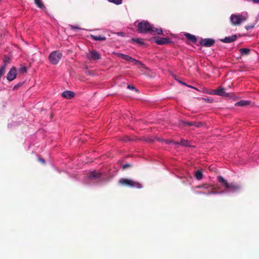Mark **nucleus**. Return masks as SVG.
<instances>
[{
  "mask_svg": "<svg viewBox=\"0 0 259 259\" xmlns=\"http://www.w3.org/2000/svg\"><path fill=\"white\" fill-rule=\"evenodd\" d=\"M127 88L130 90H135L136 91H137V90L136 89V88L132 85H128L127 86Z\"/></svg>",
  "mask_w": 259,
  "mask_h": 259,
  "instance_id": "29",
  "label": "nucleus"
},
{
  "mask_svg": "<svg viewBox=\"0 0 259 259\" xmlns=\"http://www.w3.org/2000/svg\"><path fill=\"white\" fill-rule=\"evenodd\" d=\"M101 174L97 172L94 170L90 172L89 175L86 177L85 181H92L96 180L101 177Z\"/></svg>",
  "mask_w": 259,
  "mask_h": 259,
  "instance_id": "9",
  "label": "nucleus"
},
{
  "mask_svg": "<svg viewBox=\"0 0 259 259\" xmlns=\"http://www.w3.org/2000/svg\"><path fill=\"white\" fill-rule=\"evenodd\" d=\"M119 183L122 185L127 186L132 188L139 189L142 188V186L141 184L131 179L122 178L119 180Z\"/></svg>",
  "mask_w": 259,
  "mask_h": 259,
  "instance_id": "4",
  "label": "nucleus"
},
{
  "mask_svg": "<svg viewBox=\"0 0 259 259\" xmlns=\"http://www.w3.org/2000/svg\"><path fill=\"white\" fill-rule=\"evenodd\" d=\"M250 104V101L248 100H241L236 102L235 105L236 106H245Z\"/></svg>",
  "mask_w": 259,
  "mask_h": 259,
  "instance_id": "17",
  "label": "nucleus"
},
{
  "mask_svg": "<svg viewBox=\"0 0 259 259\" xmlns=\"http://www.w3.org/2000/svg\"><path fill=\"white\" fill-rule=\"evenodd\" d=\"M175 145H180L181 146H185V147H189L190 145L189 144V142L187 140L182 139L180 142H176L175 143Z\"/></svg>",
  "mask_w": 259,
  "mask_h": 259,
  "instance_id": "16",
  "label": "nucleus"
},
{
  "mask_svg": "<svg viewBox=\"0 0 259 259\" xmlns=\"http://www.w3.org/2000/svg\"><path fill=\"white\" fill-rule=\"evenodd\" d=\"M163 141L167 144H174L175 143L173 141L171 140H163Z\"/></svg>",
  "mask_w": 259,
  "mask_h": 259,
  "instance_id": "28",
  "label": "nucleus"
},
{
  "mask_svg": "<svg viewBox=\"0 0 259 259\" xmlns=\"http://www.w3.org/2000/svg\"><path fill=\"white\" fill-rule=\"evenodd\" d=\"M185 36L187 38L188 40L192 42L193 43H195L197 41V38L196 37L191 34L186 33L185 34Z\"/></svg>",
  "mask_w": 259,
  "mask_h": 259,
  "instance_id": "15",
  "label": "nucleus"
},
{
  "mask_svg": "<svg viewBox=\"0 0 259 259\" xmlns=\"http://www.w3.org/2000/svg\"><path fill=\"white\" fill-rule=\"evenodd\" d=\"M189 88H193V89H196L195 88L192 87V86H191V85H188Z\"/></svg>",
  "mask_w": 259,
  "mask_h": 259,
  "instance_id": "35",
  "label": "nucleus"
},
{
  "mask_svg": "<svg viewBox=\"0 0 259 259\" xmlns=\"http://www.w3.org/2000/svg\"><path fill=\"white\" fill-rule=\"evenodd\" d=\"M15 88H17V87L15 86V87H14V89H15Z\"/></svg>",
  "mask_w": 259,
  "mask_h": 259,
  "instance_id": "37",
  "label": "nucleus"
},
{
  "mask_svg": "<svg viewBox=\"0 0 259 259\" xmlns=\"http://www.w3.org/2000/svg\"><path fill=\"white\" fill-rule=\"evenodd\" d=\"M55 169L57 171L58 169L57 168H55Z\"/></svg>",
  "mask_w": 259,
  "mask_h": 259,
  "instance_id": "38",
  "label": "nucleus"
},
{
  "mask_svg": "<svg viewBox=\"0 0 259 259\" xmlns=\"http://www.w3.org/2000/svg\"><path fill=\"white\" fill-rule=\"evenodd\" d=\"M87 57L90 60H97L101 58L100 54L96 51H90L87 54Z\"/></svg>",
  "mask_w": 259,
  "mask_h": 259,
  "instance_id": "6",
  "label": "nucleus"
},
{
  "mask_svg": "<svg viewBox=\"0 0 259 259\" xmlns=\"http://www.w3.org/2000/svg\"><path fill=\"white\" fill-rule=\"evenodd\" d=\"M217 180L218 182L221 184L223 188L226 189V191L220 192L211 191L207 193V195L222 194L224 193H235L240 191L241 189V187L240 185L234 183L229 184L227 180H226L223 177L221 176H218Z\"/></svg>",
  "mask_w": 259,
  "mask_h": 259,
  "instance_id": "1",
  "label": "nucleus"
},
{
  "mask_svg": "<svg viewBox=\"0 0 259 259\" xmlns=\"http://www.w3.org/2000/svg\"><path fill=\"white\" fill-rule=\"evenodd\" d=\"M247 12L243 11L239 13L233 14L230 17V21L233 26H239L248 18Z\"/></svg>",
  "mask_w": 259,
  "mask_h": 259,
  "instance_id": "3",
  "label": "nucleus"
},
{
  "mask_svg": "<svg viewBox=\"0 0 259 259\" xmlns=\"http://www.w3.org/2000/svg\"><path fill=\"white\" fill-rule=\"evenodd\" d=\"M130 140H131V139L128 137L126 138V139H124V141H130Z\"/></svg>",
  "mask_w": 259,
  "mask_h": 259,
  "instance_id": "34",
  "label": "nucleus"
},
{
  "mask_svg": "<svg viewBox=\"0 0 259 259\" xmlns=\"http://www.w3.org/2000/svg\"><path fill=\"white\" fill-rule=\"evenodd\" d=\"M38 160L40 161L41 162H42L43 164H45V160L43 159V158H41L40 157H38Z\"/></svg>",
  "mask_w": 259,
  "mask_h": 259,
  "instance_id": "31",
  "label": "nucleus"
},
{
  "mask_svg": "<svg viewBox=\"0 0 259 259\" xmlns=\"http://www.w3.org/2000/svg\"><path fill=\"white\" fill-rule=\"evenodd\" d=\"M132 41L133 42H135L137 44H140V45H143L144 43L143 41V39L141 38H132L131 39Z\"/></svg>",
  "mask_w": 259,
  "mask_h": 259,
  "instance_id": "23",
  "label": "nucleus"
},
{
  "mask_svg": "<svg viewBox=\"0 0 259 259\" xmlns=\"http://www.w3.org/2000/svg\"><path fill=\"white\" fill-rule=\"evenodd\" d=\"M108 1L117 5L121 4L122 2V0H108Z\"/></svg>",
  "mask_w": 259,
  "mask_h": 259,
  "instance_id": "25",
  "label": "nucleus"
},
{
  "mask_svg": "<svg viewBox=\"0 0 259 259\" xmlns=\"http://www.w3.org/2000/svg\"><path fill=\"white\" fill-rule=\"evenodd\" d=\"M114 54L118 57L122 58L126 61H129L131 58V56H129L127 55L121 53H114Z\"/></svg>",
  "mask_w": 259,
  "mask_h": 259,
  "instance_id": "14",
  "label": "nucleus"
},
{
  "mask_svg": "<svg viewBox=\"0 0 259 259\" xmlns=\"http://www.w3.org/2000/svg\"><path fill=\"white\" fill-rule=\"evenodd\" d=\"M138 30L142 33H155L157 34H162L163 33L161 28H155L153 25L150 24L147 21H142L138 24Z\"/></svg>",
  "mask_w": 259,
  "mask_h": 259,
  "instance_id": "2",
  "label": "nucleus"
},
{
  "mask_svg": "<svg viewBox=\"0 0 259 259\" xmlns=\"http://www.w3.org/2000/svg\"><path fill=\"white\" fill-rule=\"evenodd\" d=\"M155 41L158 45H162L170 42V40L169 38L156 37H155Z\"/></svg>",
  "mask_w": 259,
  "mask_h": 259,
  "instance_id": "10",
  "label": "nucleus"
},
{
  "mask_svg": "<svg viewBox=\"0 0 259 259\" xmlns=\"http://www.w3.org/2000/svg\"><path fill=\"white\" fill-rule=\"evenodd\" d=\"M14 124V125H17L18 124L16 122H14L13 123H11L8 124V126L9 128H11L12 126V125Z\"/></svg>",
  "mask_w": 259,
  "mask_h": 259,
  "instance_id": "30",
  "label": "nucleus"
},
{
  "mask_svg": "<svg viewBox=\"0 0 259 259\" xmlns=\"http://www.w3.org/2000/svg\"><path fill=\"white\" fill-rule=\"evenodd\" d=\"M34 4L40 9L42 10L46 9V7L44 5L41 0H34Z\"/></svg>",
  "mask_w": 259,
  "mask_h": 259,
  "instance_id": "18",
  "label": "nucleus"
},
{
  "mask_svg": "<svg viewBox=\"0 0 259 259\" xmlns=\"http://www.w3.org/2000/svg\"><path fill=\"white\" fill-rule=\"evenodd\" d=\"M195 177L198 180H200L202 179L203 174L201 170H198L195 172Z\"/></svg>",
  "mask_w": 259,
  "mask_h": 259,
  "instance_id": "21",
  "label": "nucleus"
},
{
  "mask_svg": "<svg viewBox=\"0 0 259 259\" xmlns=\"http://www.w3.org/2000/svg\"><path fill=\"white\" fill-rule=\"evenodd\" d=\"M215 40L213 38H202L199 41L200 45L206 47H210L213 45Z\"/></svg>",
  "mask_w": 259,
  "mask_h": 259,
  "instance_id": "7",
  "label": "nucleus"
},
{
  "mask_svg": "<svg viewBox=\"0 0 259 259\" xmlns=\"http://www.w3.org/2000/svg\"><path fill=\"white\" fill-rule=\"evenodd\" d=\"M130 62H132L136 65H143V64L141 62H140L139 60H137L133 58L132 57H131Z\"/></svg>",
  "mask_w": 259,
  "mask_h": 259,
  "instance_id": "24",
  "label": "nucleus"
},
{
  "mask_svg": "<svg viewBox=\"0 0 259 259\" xmlns=\"http://www.w3.org/2000/svg\"><path fill=\"white\" fill-rule=\"evenodd\" d=\"M61 95L65 98L71 99L75 96V93L72 91H65L61 94Z\"/></svg>",
  "mask_w": 259,
  "mask_h": 259,
  "instance_id": "13",
  "label": "nucleus"
},
{
  "mask_svg": "<svg viewBox=\"0 0 259 259\" xmlns=\"http://www.w3.org/2000/svg\"><path fill=\"white\" fill-rule=\"evenodd\" d=\"M237 36L236 34L231 36L225 37L224 38L221 39V41L224 43H231L236 40Z\"/></svg>",
  "mask_w": 259,
  "mask_h": 259,
  "instance_id": "12",
  "label": "nucleus"
},
{
  "mask_svg": "<svg viewBox=\"0 0 259 259\" xmlns=\"http://www.w3.org/2000/svg\"><path fill=\"white\" fill-rule=\"evenodd\" d=\"M239 52L242 55H247L249 54L250 50L247 48H243L239 50Z\"/></svg>",
  "mask_w": 259,
  "mask_h": 259,
  "instance_id": "20",
  "label": "nucleus"
},
{
  "mask_svg": "<svg viewBox=\"0 0 259 259\" xmlns=\"http://www.w3.org/2000/svg\"><path fill=\"white\" fill-rule=\"evenodd\" d=\"M17 76V70L15 68L13 67L10 69L7 75V79L11 81L13 80Z\"/></svg>",
  "mask_w": 259,
  "mask_h": 259,
  "instance_id": "8",
  "label": "nucleus"
},
{
  "mask_svg": "<svg viewBox=\"0 0 259 259\" xmlns=\"http://www.w3.org/2000/svg\"><path fill=\"white\" fill-rule=\"evenodd\" d=\"M70 27L71 28V29H78L79 28L76 27V26H73V25H70Z\"/></svg>",
  "mask_w": 259,
  "mask_h": 259,
  "instance_id": "32",
  "label": "nucleus"
},
{
  "mask_svg": "<svg viewBox=\"0 0 259 259\" xmlns=\"http://www.w3.org/2000/svg\"><path fill=\"white\" fill-rule=\"evenodd\" d=\"M62 57V54L58 51H53L50 54L49 59L50 62L53 64H57L58 63Z\"/></svg>",
  "mask_w": 259,
  "mask_h": 259,
  "instance_id": "5",
  "label": "nucleus"
},
{
  "mask_svg": "<svg viewBox=\"0 0 259 259\" xmlns=\"http://www.w3.org/2000/svg\"><path fill=\"white\" fill-rule=\"evenodd\" d=\"M257 21H258V18H256L254 23L246 25L245 26V29L246 30L248 31L249 30L253 29L255 25L256 24Z\"/></svg>",
  "mask_w": 259,
  "mask_h": 259,
  "instance_id": "19",
  "label": "nucleus"
},
{
  "mask_svg": "<svg viewBox=\"0 0 259 259\" xmlns=\"http://www.w3.org/2000/svg\"><path fill=\"white\" fill-rule=\"evenodd\" d=\"M214 94L216 95L222 96L224 97H229V94L225 92L223 88H219L214 91Z\"/></svg>",
  "mask_w": 259,
  "mask_h": 259,
  "instance_id": "11",
  "label": "nucleus"
},
{
  "mask_svg": "<svg viewBox=\"0 0 259 259\" xmlns=\"http://www.w3.org/2000/svg\"><path fill=\"white\" fill-rule=\"evenodd\" d=\"M130 165L128 164H125L123 165L122 168H125V167L128 166Z\"/></svg>",
  "mask_w": 259,
  "mask_h": 259,
  "instance_id": "33",
  "label": "nucleus"
},
{
  "mask_svg": "<svg viewBox=\"0 0 259 259\" xmlns=\"http://www.w3.org/2000/svg\"><path fill=\"white\" fill-rule=\"evenodd\" d=\"M209 187H210V185H204L199 186L198 187V188H203V189H208Z\"/></svg>",
  "mask_w": 259,
  "mask_h": 259,
  "instance_id": "27",
  "label": "nucleus"
},
{
  "mask_svg": "<svg viewBox=\"0 0 259 259\" xmlns=\"http://www.w3.org/2000/svg\"><path fill=\"white\" fill-rule=\"evenodd\" d=\"M15 88H17V87L15 86V87H14V89H15Z\"/></svg>",
  "mask_w": 259,
  "mask_h": 259,
  "instance_id": "36",
  "label": "nucleus"
},
{
  "mask_svg": "<svg viewBox=\"0 0 259 259\" xmlns=\"http://www.w3.org/2000/svg\"><path fill=\"white\" fill-rule=\"evenodd\" d=\"M185 124L189 126L195 125V126H196L197 127H199L200 126V123L197 124L195 122H185Z\"/></svg>",
  "mask_w": 259,
  "mask_h": 259,
  "instance_id": "26",
  "label": "nucleus"
},
{
  "mask_svg": "<svg viewBox=\"0 0 259 259\" xmlns=\"http://www.w3.org/2000/svg\"><path fill=\"white\" fill-rule=\"evenodd\" d=\"M92 37L95 40L101 41L106 39V37L102 35H92Z\"/></svg>",
  "mask_w": 259,
  "mask_h": 259,
  "instance_id": "22",
  "label": "nucleus"
}]
</instances>
